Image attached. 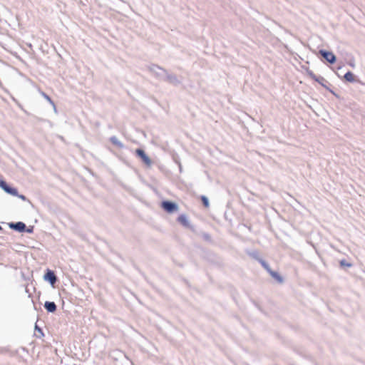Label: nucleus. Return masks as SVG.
Here are the masks:
<instances>
[{"label":"nucleus","instance_id":"obj_3","mask_svg":"<svg viewBox=\"0 0 365 365\" xmlns=\"http://www.w3.org/2000/svg\"><path fill=\"white\" fill-rule=\"evenodd\" d=\"M307 75L312 78L313 79L314 81H315L316 82L319 83L322 86H323L324 88H325L327 90L329 91L332 94H334V96H336V94L332 91L331 90L328 86H327V83L328 81L322 76H317L316 74L314 73V72L311 70H307Z\"/></svg>","mask_w":365,"mask_h":365},{"label":"nucleus","instance_id":"obj_17","mask_svg":"<svg viewBox=\"0 0 365 365\" xmlns=\"http://www.w3.org/2000/svg\"><path fill=\"white\" fill-rule=\"evenodd\" d=\"M200 199H201V201H202V205L205 207H208L210 206V202H209V200L208 198L205 196V195H202L200 197Z\"/></svg>","mask_w":365,"mask_h":365},{"label":"nucleus","instance_id":"obj_2","mask_svg":"<svg viewBox=\"0 0 365 365\" xmlns=\"http://www.w3.org/2000/svg\"><path fill=\"white\" fill-rule=\"evenodd\" d=\"M0 187L2 190H4L6 193L13 196H16L19 198L21 199L22 200L28 201L29 202L31 203V202L26 197V196H24V195H19L18 193L17 189L9 186L6 184V182L2 180H0Z\"/></svg>","mask_w":365,"mask_h":365},{"label":"nucleus","instance_id":"obj_9","mask_svg":"<svg viewBox=\"0 0 365 365\" xmlns=\"http://www.w3.org/2000/svg\"><path fill=\"white\" fill-rule=\"evenodd\" d=\"M184 227L190 229L194 233H198L196 227L192 225L184 215Z\"/></svg>","mask_w":365,"mask_h":365},{"label":"nucleus","instance_id":"obj_13","mask_svg":"<svg viewBox=\"0 0 365 365\" xmlns=\"http://www.w3.org/2000/svg\"><path fill=\"white\" fill-rule=\"evenodd\" d=\"M269 274L274 279H276L278 282L279 283H282L283 282V278L281 277V275L275 272V271H273L272 269L270 270V272H269Z\"/></svg>","mask_w":365,"mask_h":365},{"label":"nucleus","instance_id":"obj_20","mask_svg":"<svg viewBox=\"0 0 365 365\" xmlns=\"http://www.w3.org/2000/svg\"><path fill=\"white\" fill-rule=\"evenodd\" d=\"M27 232L31 233L33 232V227H29L25 230Z\"/></svg>","mask_w":365,"mask_h":365},{"label":"nucleus","instance_id":"obj_18","mask_svg":"<svg viewBox=\"0 0 365 365\" xmlns=\"http://www.w3.org/2000/svg\"><path fill=\"white\" fill-rule=\"evenodd\" d=\"M249 255L251 257L254 258L255 259L257 260L258 262H259V259H262V258H260L259 257V253L257 251H253V252H250Z\"/></svg>","mask_w":365,"mask_h":365},{"label":"nucleus","instance_id":"obj_12","mask_svg":"<svg viewBox=\"0 0 365 365\" xmlns=\"http://www.w3.org/2000/svg\"><path fill=\"white\" fill-rule=\"evenodd\" d=\"M110 141L117 148H123V144L116 138L115 136H112L110 138Z\"/></svg>","mask_w":365,"mask_h":365},{"label":"nucleus","instance_id":"obj_15","mask_svg":"<svg viewBox=\"0 0 365 365\" xmlns=\"http://www.w3.org/2000/svg\"><path fill=\"white\" fill-rule=\"evenodd\" d=\"M339 264H340V267L344 268V267H352V264L351 262H348L346 259H341L339 261Z\"/></svg>","mask_w":365,"mask_h":365},{"label":"nucleus","instance_id":"obj_19","mask_svg":"<svg viewBox=\"0 0 365 365\" xmlns=\"http://www.w3.org/2000/svg\"><path fill=\"white\" fill-rule=\"evenodd\" d=\"M202 235L204 240L207 241H210L211 240V237L208 233L203 232Z\"/></svg>","mask_w":365,"mask_h":365},{"label":"nucleus","instance_id":"obj_10","mask_svg":"<svg viewBox=\"0 0 365 365\" xmlns=\"http://www.w3.org/2000/svg\"><path fill=\"white\" fill-rule=\"evenodd\" d=\"M44 307L49 312H54L56 310V305L53 302H46Z\"/></svg>","mask_w":365,"mask_h":365},{"label":"nucleus","instance_id":"obj_16","mask_svg":"<svg viewBox=\"0 0 365 365\" xmlns=\"http://www.w3.org/2000/svg\"><path fill=\"white\" fill-rule=\"evenodd\" d=\"M261 265L267 271V272L269 273L270 272V270H272V269L270 268L269 265L268 264L267 262H266L264 259H259V262Z\"/></svg>","mask_w":365,"mask_h":365},{"label":"nucleus","instance_id":"obj_21","mask_svg":"<svg viewBox=\"0 0 365 365\" xmlns=\"http://www.w3.org/2000/svg\"><path fill=\"white\" fill-rule=\"evenodd\" d=\"M178 222H180V223H182V215H180V216L178 217Z\"/></svg>","mask_w":365,"mask_h":365},{"label":"nucleus","instance_id":"obj_1","mask_svg":"<svg viewBox=\"0 0 365 365\" xmlns=\"http://www.w3.org/2000/svg\"><path fill=\"white\" fill-rule=\"evenodd\" d=\"M149 71L159 78L165 79L172 83L177 82V79L175 76L169 75L165 69L157 65H151L149 66Z\"/></svg>","mask_w":365,"mask_h":365},{"label":"nucleus","instance_id":"obj_6","mask_svg":"<svg viewBox=\"0 0 365 365\" xmlns=\"http://www.w3.org/2000/svg\"><path fill=\"white\" fill-rule=\"evenodd\" d=\"M135 154L138 157H139L143 163L148 167H150L153 164L150 158L145 154V153L141 149H137L135 150Z\"/></svg>","mask_w":365,"mask_h":365},{"label":"nucleus","instance_id":"obj_22","mask_svg":"<svg viewBox=\"0 0 365 365\" xmlns=\"http://www.w3.org/2000/svg\"><path fill=\"white\" fill-rule=\"evenodd\" d=\"M35 329H37V330H38V331H41V329H39L36 325V327H35Z\"/></svg>","mask_w":365,"mask_h":365},{"label":"nucleus","instance_id":"obj_5","mask_svg":"<svg viewBox=\"0 0 365 365\" xmlns=\"http://www.w3.org/2000/svg\"><path fill=\"white\" fill-rule=\"evenodd\" d=\"M319 53L327 62L331 64L334 63L336 61L335 55L331 51L321 49L319 50Z\"/></svg>","mask_w":365,"mask_h":365},{"label":"nucleus","instance_id":"obj_7","mask_svg":"<svg viewBox=\"0 0 365 365\" xmlns=\"http://www.w3.org/2000/svg\"><path fill=\"white\" fill-rule=\"evenodd\" d=\"M44 279L49 282L52 286L54 285L57 280L56 275L51 270H48L44 275Z\"/></svg>","mask_w":365,"mask_h":365},{"label":"nucleus","instance_id":"obj_4","mask_svg":"<svg viewBox=\"0 0 365 365\" xmlns=\"http://www.w3.org/2000/svg\"><path fill=\"white\" fill-rule=\"evenodd\" d=\"M162 208L165 210L168 213L173 214L179 210L178 205L173 202L163 201L161 203Z\"/></svg>","mask_w":365,"mask_h":365},{"label":"nucleus","instance_id":"obj_23","mask_svg":"<svg viewBox=\"0 0 365 365\" xmlns=\"http://www.w3.org/2000/svg\"><path fill=\"white\" fill-rule=\"evenodd\" d=\"M1 227H0V229H1Z\"/></svg>","mask_w":365,"mask_h":365},{"label":"nucleus","instance_id":"obj_14","mask_svg":"<svg viewBox=\"0 0 365 365\" xmlns=\"http://www.w3.org/2000/svg\"><path fill=\"white\" fill-rule=\"evenodd\" d=\"M41 94L42 95V96L51 104L52 105V106L53 107V109L55 111H56V105L55 103H53V101L51 100V98L47 95L44 92H41Z\"/></svg>","mask_w":365,"mask_h":365},{"label":"nucleus","instance_id":"obj_8","mask_svg":"<svg viewBox=\"0 0 365 365\" xmlns=\"http://www.w3.org/2000/svg\"><path fill=\"white\" fill-rule=\"evenodd\" d=\"M10 228L17 230L19 232H23L26 230V225L24 222H18L16 223H11L9 225Z\"/></svg>","mask_w":365,"mask_h":365},{"label":"nucleus","instance_id":"obj_11","mask_svg":"<svg viewBox=\"0 0 365 365\" xmlns=\"http://www.w3.org/2000/svg\"><path fill=\"white\" fill-rule=\"evenodd\" d=\"M344 78L346 81L350 82V83H353V82L356 81L355 76L351 71H347L344 74Z\"/></svg>","mask_w":365,"mask_h":365}]
</instances>
